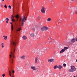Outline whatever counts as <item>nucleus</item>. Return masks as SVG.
Returning a JSON list of instances; mask_svg holds the SVG:
<instances>
[{"instance_id": "bf43d9fd", "label": "nucleus", "mask_w": 77, "mask_h": 77, "mask_svg": "<svg viewBox=\"0 0 77 77\" xmlns=\"http://www.w3.org/2000/svg\"><path fill=\"white\" fill-rule=\"evenodd\" d=\"M76 54H77V53H76Z\"/></svg>"}, {"instance_id": "e433bc0d", "label": "nucleus", "mask_w": 77, "mask_h": 77, "mask_svg": "<svg viewBox=\"0 0 77 77\" xmlns=\"http://www.w3.org/2000/svg\"><path fill=\"white\" fill-rule=\"evenodd\" d=\"M12 72L13 73V74H14V72H15V71H14V70H13Z\"/></svg>"}, {"instance_id": "b1692460", "label": "nucleus", "mask_w": 77, "mask_h": 77, "mask_svg": "<svg viewBox=\"0 0 77 77\" xmlns=\"http://www.w3.org/2000/svg\"><path fill=\"white\" fill-rule=\"evenodd\" d=\"M11 29L12 30H14V29H13V27H14V26H13V25H11Z\"/></svg>"}, {"instance_id": "20e7f679", "label": "nucleus", "mask_w": 77, "mask_h": 77, "mask_svg": "<svg viewBox=\"0 0 77 77\" xmlns=\"http://www.w3.org/2000/svg\"><path fill=\"white\" fill-rule=\"evenodd\" d=\"M46 9V8L44 6L42 7V9L41 10V11L42 13H43V14H45V10Z\"/></svg>"}, {"instance_id": "423d86ee", "label": "nucleus", "mask_w": 77, "mask_h": 77, "mask_svg": "<svg viewBox=\"0 0 77 77\" xmlns=\"http://www.w3.org/2000/svg\"><path fill=\"white\" fill-rule=\"evenodd\" d=\"M48 62L49 63H51V62H54V59H49L48 60Z\"/></svg>"}, {"instance_id": "6e6552de", "label": "nucleus", "mask_w": 77, "mask_h": 77, "mask_svg": "<svg viewBox=\"0 0 77 77\" xmlns=\"http://www.w3.org/2000/svg\"><path fill=\"white\" fill-rule=\"evenodd\" d=\"M38 58L36 57L35 58V63H38V62L37 61L38 60Z\"/></svg>"}, {"instance_id": "13d9d810", "label": "nucleus", "mask_w": 77, "mask_h": 77, "mask_svg": "<svg viewBox=\"0 0 77 77\" xmlns=\"http://www.w3.org/2000/svg\"><path fill=\"white\" fill-rule=\"evenodd\" d=\"M76 77H77V75L76 76Z\"/></svg>"}, {"instance_id": "7ed1b4c3", "label": "nucleus", "mask_w": 77, "mask_h": 77, "mask_svg": "<svg viewBox=\"0 0 77 77\" xmlns=\"http://www.w3.org/2000/svg\"><path fill=\"white\" fill-rule=\"evenodd\" d=\"M49 28L47 27L44 26L43 27L41 28V30L42 31H47V30H48Z\"/></svg>"}, {"instance_id": "6ab92c4d", "label": "nucleus", "mask_w": 77, "mask_h": 77, "mask_svg": "<svg viewBox=\"0 0 77 77\" xmlns=\"http://www.w3.org/2000/svg\"><path fill=\"white\" fill-rule=\"evenodd\" d=\"M4 43H2L1 44V45H2V48H4Z\"/></svg>"}, {"instance_id": "2eb2a0df", "label": "nucleus", "mask_w": 77, "mask_h": 77, "mask_svg": "<svg viewBox=\"0 0 77 77\" xmlns=\"http://www.w3.org/2000/svg\"><path fill=\"white\" fill-rule=\"evenodd\" d=\"M6 21H7L6 22V23H8V21H9V18H6L5 19Z\"/></svg>"}, {"instance_id": "4be33fe9", "label": "nucleus", "mask_w": 77, "mask_h": 77, "mask_svg": "<svg viewBox=\"0 0 77 77\" xmlns=\"http://www.w3.org/2000/svg\"><path fill=\"white\" fill-rule=\"evenodd\" d=\"M9 75L10 76H11V70L9 71Z\"/></svg>"}, {"instance_id": "9b49d317", "label": "nucleus", "mask_w": 77, "mask_h": 77, "mask_svg": "<svg viewBox=\"0 0 77 77\" xmlns=\"http://www.w3.org/2000/svg\"><path fill=\"white\" fill-rule=\"evenodd\" d=\"M65 51V49H62L61 50V51H60V53H62L64 52V51Z\"/></svg>"}, {"instance_id": "de8ad7c7", "label": "nucleus", "mask_w": 77, "mask_h": 77, "mask_svg": "<svg viewBox=\"0 0 77 77\" xmlns=\"http://www.w3.org/2000/svg\"><path fill=\"white\" fill-rule=\"evenodd\" d=\"M14 52H15V50L14 49L13 53H14Z\"/></svg>"}, {"instance_id": "8fccbe9b", "label": "nucleus", "mask_w": 77, "mask_h": 77, "mask_svg": "<svg viewBox=\"0 0 77 77\" xmlns=\"http://www.w3.org/2000/svg\"><path fill=\"white\" fill-rule=\"evenodd\" d=\"M13 17V18H14V17H14V16H13V17Z\"/></svg>"}, {"instance_id": "4d7b16f0", "label": "nucleus", "mask_w": 77, "mask_h": 77, "mask_svg": "<svg viewBox=\"0 0 77 77\" xmlns=\"http://www.w3.org/2000/svg\"><path fill=\"white\" fill-rule=\"evenodd\" d=\"M26 18H27V16H26Z\"/></svg>"}, {"instance_id": "bb28decb", "label": "nucleus", "mask_w": 77, "mask_h": 77, "mask_svg": "<svg viewBox=\"0 0 77 77\" xmlns=\"http://www.w3.org/2000/svg\"><path fill=\"white\" fill-rule=\"evenodd\" d=\"M11 54H12V55H13V57H14V54H12V52H11Z\"/></svg>"}, {"instance_id": "a19ab883", "label": "nucleus", "mask_w": 77, "mask_h": 77, "mask_svg": "<svg viewBox=\"0 0 77 77\" xmlns=\"http://www.w3.org/2000/svg\"><path fill=\"white\" fill-rule=\"evenodd\" d=\"M74 10H74L72 9V11H74Z\"/></svg>"}, {"instance_id": "58836bf2", "label": "nucleus", "mask_w": 77, "mask_h": 77, "mask_svg": "<svg viewBox=\"0 0 77 77\" xmlns=\"http://www.w3.org/2000/svg\"><path fill=\"white\" fill-rule=\"evenodd\" d=\"M11 57H12V55H10V58H11Z\"/></svg>"}, {"instance_id": "79ce46f5", "label": "nucleus", "mask_w": 77, "mask_h": 77, "mask_svg": "<svg viewBox=\"0 0 77 77\" xmlns=\"http://www.w3.org/2000/svg\"><path fill=\"white\" fill-rule=\"evenodd\" d=\"M16 9H17V10H18V8H17H17H16Z\"/></svg>"}, {"instance_id": "c756f323", "label": "nucleus", "mask_w": 77, "mask_h": 77, "mask_svg": "<svg viewBox=\"0 0 77 77\" xmlns=\"http://www.w3.org/2000/svg\"><path fill=\"white\" fill-rule=\"evenodd\" d=\"M13 62V59H11V63H12Z\"/></svg>"}, {"instance_id": "49530a36", "label": "nucleus", "mask_w": 77, "mask_h": 77, "mask_svg": "<svg viewBox=\"0 0 77 77\" xmlns=\"http://www.w3.org/2000/svg\"><path fill=\"white\" fill-rule=\"evenodd\" d=\"M3 38H5V36L3 35Z\"/></svg>"}, {"instance_id": "2f4dec72", "label": "nucleus", "mask_w": 77, "mask_h": 77, "mask_svg": "<svg viewBox=\"0 0 77 77\" xmlns=\"http://www.w3.org/2000/svg\"><path fill=\"white\" fill-rule=\"evenodd\" d=\"M63 65L64 66H66V64H65V63L63 64Z\"/></svg>"}, {"instance_id": "5701e85b", "label": "nucleus", "mask_w": 77, "mask_h": 77, "mask_svg": "<svg viewBox=\"0 0 77 77\" xmlns=\"http://www.w3.org/2000/svg\"><path fill=\"white\" fill-rule=\"evenodd\" d=\"M57 68V66H54V69H56Z\"/></svg>"}, {"instance_id": "6e6d98bb", "label": "nucleus", "mask_w": 77, "mask_h": 77, "mask_svg": "<svg viewBox=\"0 0 77 77\" xmlns=\"http://www.w3.org/2000/svg\"><path fill=\"white\" fill-rule=\"evenodd\" d=\"M12 77H14V76H12Z\"/></svg>"}, {"instance_id": "c03bdc74", "label": "nucleus", "mask_w": 77, "mask_h": 77, "mask_svg": "<svg viewBox=\"0 0 77 77\" xmlns=\"http://www.w3.org/2000/svg\"><path fill=\"white\" fill-rule=\"evenodd\" d=\"M59 21L60 22H61V20H59Z\"/></svg>"}, {"instance_id": "412c9836", "label": "nucleus", "mask_w": 77, "mask_h": 77, "mask_svg": "<svg viewBox=\"0 0 77 77\" xmlns=\"http://www.w3.org/2000/svg\"><path fill=\"white\" fill-rule=\"evenodd\" d=\"M16 18H17V19H18V18H19V16L17 14L16 16Z\"/></svg>"}, {"instance_id": "f8f14e48", "label": "nucleus", "mask_w": 77, "mask_h": 77, "mask_svg": "<svg viewBox=\"0 0 77 77\" xmlns=\"http://www.w3.org/2000/svg\"><path fill=\"white\" fill-rule=\"evenodd\" d=\"M62 68V66L61 65H59L57 66V68L58 69H61Z\"/></svg>"}, {"instance_id": "0eeeda50", "label": "nucleus", "mask_w": 77, "mask_h": 77, "mask_svg": "<svg viewBox=\"0 0 77 77\" xmlns=\"http://www.w3.org/2000/svg\"><path fill=\"white\" fill-rule=\"evenodd\" d=\"M31 69H33V70H34V71H36V67L34 66H31Z\"/></svg>"}, {"instance_id": "39448f33", "label": "nucleus", "mask_w": 77, "mask_h": 77, "mask_svg": "<svg viewBox=\"0 0 77 77\" xmlns=\"http://www.w3.org/2000/svg\"><path fill=\"white\" fill-rule=\"evenodd\" d=\"M11 44L13 45V47L14 48H15V42L13 41L12 40H11Z\"/></svg>"}, {"instance_id": "f03ea898", "label": "nucleus", "mask_w": 77, "mask_h": 77, "mask_svg": "<svg viewBox=\"0 0 77 77\" xmlns=\"http://www.w3.org/2000/svg\"><path fill=\"white\" fill-rule=\"evenodd\" d=\"M77 70V69L75 68V66H72L71 67V68L69 69V72H74V71H75Z\"/></svg>"}, {"instance_id": "a878e982", "label": "nucleus", "mask_w": 77, "mask_h": 77, "mask_svg": "<svg viewBox=\"0 0 77 77\" xmlns=\"http://www.w3.org/2000/svg\"><path fill=\"white\" fill-rule=\"evenodd\" d=\"M48 48H44V50L45 51H46V50H48Z\"/></svg>"}, {"instance_id": "3c124183", "label": "nucleus", "mask_w": 77, "mask_h": 77, "mask_svg": "<svg viewBox=\"0 0 77 77\" xmlns=\"http://www.w3.org/2000/svg\"><path fill=\"white\" fill-rule=\"evenodd\" d=\"M11 17H13V15H11Z\"/></svg>"}, {"instance_id": "09e8293b", "label": "nucleus", "mask_w": 77, "mask_h": 77, "mask_svg": "<svg viewBox=\"0 0 77 77\" xmlns=\"http://www.w3.org/2000/svg\"><path fill=\"white\" fill-rule=\"evenodd\" d=\"M75 24H76V25H77V22Z\"/></svg>"}, {"instance_id": "37998d69", "label": "nucleus", "mask_w": 77, "mask_h": 77, "mask_svg": "<svg viewBox=\"0 0 77 77\" xmlns=\"http://www.w3.org/2000/svg\"><path fill=\"white\" fill-rule=\"evenodd\" d=\"M10 24H11V25H12V22H10Z\"/></svg>"}, {"instance_id": "393cba45", "label": "nucleus", "mask_w": 77, "mask_h": 77, "mask_svg": "<svg viewBox=\"0 0 77 77\" xmlns=\"http://www.w3.org/2000/svg\"><path fill=\"white\" fill-rule=\"evenodd\" d=\"M68 48V47H64V50H67Z\"/></svg>"}, {"instance_id": "c85d7f7f", "label": "nucleus", "mask_w": 77, "mask_h": 77, "mask_svg": "<svg viewBox=\"0 0 77 77\" xmlns=\"http://www.w3.org/2000/svg\"><path fill=\"white\" fill-rule=\"evenodd\" d=\"M5 76V74L4 73L2 74V77H4Z\"/></svg>"}, {"instance_id": "72a5a7b5", "label": "nucleus", "mask_w": 77, "mask_h": 77, "mask_svg": "<svg viewBox=\"0 0 77 77\" xmlns=\"http://www.w3.org/2000/svg\"><path fill=\"white\" fill-rule=\"evenodd\" d=\"M1 6L2 7H3V5H2V4H1Z\"/></svg>"}, {"instance_id": "ddd939ff", "label": "nucleus", "mask_w": 77, "mask_h": 77, "mask_svg": "<svg viewBox=\"0 0 77 77\" xmlns=\"http://www.w3.org/2000/svg\"><path fill=\"white\" fill-rule=\"evenodd\" d=\"M25 56L23 55V56H22L20 57V58H21V59H25Z\"/></svg>"}, {"instance_id": "aec40b11", "label": "nucleus", "mask_w": 77, "mask_h": 77, "mask_svg": "<svg viewBox=\"0 0 77 77\" xmlns=\"http://www.w3.org/2000/svg\"><path fill=\"white\" fill-rule=\"evenodd\" d=\"M8 39V36H6L5 38H4V39L5 40H6Z\"/></svg>"}, {"instance_id": "9d476101", "label": "nucleus", "mask_w": 77, "mask_h": 77, "mask_svg": "<svg viewBox=\"0 0 77 77\" xmlns=\"http://www.w3.org/2000/svg\"><path fill=\"white\" fill-rule=\"evenodd\" d=\"M23 39H24V40H25L27 39L25 35H23Z\"/></svg>"}, {"instance_id": "a211bd4d", "label": "nucleus", "mask_w": 77, "mask_h": 77, "mask_svg": "<svg viewBox=\"0 0 77 77\" xmlns=\"http://www.w3.org/2000/svg\"><path fill=\"white\" fill-rule=\"evenodd\" d=\"M21 28H18V29L17 30V32H18V31H20V30H21Z\"/></svg>"}, {"instance_id": "f3484780", "label": "nucleus", "mask_w": 77, "mask_h": 77, "mask_svg": "<svg viewBox=\"0 0 77 77\" xmlns=\"http://www.w3.org/2000/svg\"><path fill=\"white\" fill-rule=\"evenodd\" d=\"M47 21H51V18L49 17L48 18L47 20Z\"/></svg>"}, {"instance_id": "4468645a", "label": "nucleus", "mask_w": 77, "mask_h": 77, "mask_svg": "<svg viewBox=\"0 0 77 77\" xmlns=\"http://www.w3.org/2000/svg\"><path fill=\"white\" fill-rule=\"evenodd\" d=\"M41 19V17L40 16H38L37 18V20H38V21H39Z\"/></svg>"}, {"instance_id": "cd10ccee", "label": "nucleus", "mask_w": 77, "mask_h": 77, "mask_svg": "<svg viewBox=\"0 0 77 77\" xmlns=\"http://www.w3.org/2000/svg\"><path fill=\"white\" fill-rule=\"evenodd\" d=\"M8 8L9 9H11V5H9Z\"/></svg>"}, {"instance_id": "a18cd8bd", "label": "nucleus", "mask_w": 77, "mask_h": 77, "mask_svg": "<svg viewBox=\"0 0 77 77\" xmlns=\"http://www.w3.org/2000/svg\"><path fill=\"white\" fill-rule=\"evenodd\" d=\"M75 40H76V41L77 42V38H76Z\"/></svg>"}, {"instance_id": "f704fd0d", "label": "nucleus", "mask_w": 77, "mask_h": 77, "mask_svg": "<svg viewBox=\"0 0 77 77\" xmlns=\"http://www.w3.org/2000/svg\"><path fill=\"white\" fill-rule=\"evenodd\" d=\"M50 39H51V38L50 37L48 38V40H49V42H50Z\"/></svg>"}, {"instance_id": "5fc2aeb1", "label": "nucleus", "mask_w": 77, "mask_h": 77, "mask_svg": "<svg viewBox=\"0 0 77 77\" xmlns=\"http://www.w3.org/2000/svg\"><path fill=\"white\" fill-rule=\"evenodd\" d=\"M73 77H75V76H73Z\"/></svg>"}, {"instance_id": "dca6fc26", "label": "nucleus", "mask_w": 77, "mask_h": 77, "mask_svg": "<svg viewBox=\"0 0 77 77\" xmlns=\"http://www.w3.org/2000/svg\"><path fill=\"white\" fill-rule=\"evenodd\" d=\"M30 36H31V37H34L35 36V35H34V34L33 33L31 34Z\"/></svg>"}, {"instance_id": "ea45409f", "label": "nucleus", "mask_w": 77, "mask_h": 77, "mask_svg": "<svg viewBox=\"0 0 77 77\" xmlns=\"http://www.w3.org/2000/svg\"><path fill=\"white\" fill-rule=\"evenodd\" d=\"M75 14H77V11H75Z\"/></svg>"}, {"instance_id": "603ef678", "label": "nucleus", "mask_w": 77, "mask_h": 77, "mask_svg": "<svg viewBox=\"0 0 77 77\" xmlns=\"http://www.w3.org/2000/svg\"><path fill=\"white\" fill-rule=\"evenodd\" d=\"M71 1H74V0H71Z\"/></svg>"}, {"instance_id": "c9c22d12", "label": "nucleus", "mask_w": 77, "mask_h": 77, "mask_svg": "<svg viewBox=\"0 0 77 77\" xmlns=\"http://www.w3.org/2000/svg\"><path fill=\"white\" fill-rule=\"evenodd\" d=\"M32 29L33 30H35V28H32Z\"/></svg>"}, {"instance_id": "864d4df0", "label": "nucleus", "mask_w": 77, "mask_h": 77, "mask_svg": "<svg viewBox=\"0 0 77 77\" xmlns=\"http://www.w3.org/2000/svg\"><path fill=\"white\" fill-rule=\"evenodd\" d=\"M3 2H4V0H2Z\"/></svg>"}, {"instance_id": "473e14b6", "label": "nucleus", "mask_w": 77, "mask_h": 77, "mask_svg": "<svg viewBox=\"0 0 77 77\" xmlns=\"http://www.w3.org/2000/svg\"><path fill=\"white\" fill-rule=\"evenodd\" d=\"M4 7L5 8H7V6H6V5H5Z\"/></svg>"}, {"instance_id": "4c0bfd02", "label": "nucleus", "mask_w": 77, "mask_h": 77, "mask_svg": "<svg viewBox=\"0 0 77 77\" xmlns=\"http://www.w3.org/2000/svg\"><path fill=\"white\" fill-rule=\"evenodd\" d=\"M13 21H14H14H15V19H13Z\"/></svg>"}, {"instance_id": "1a4fd4ad", "label": "nucleus", "mask_w": 77, "mask_h": 77, "mask_svg": "<svg viewBox=\"0 0 77 77\" xmlns=\"http://www.w3.org/2000/svg\"><path fill=\"white\" fill-rule=\"evenodd\" d=\"M75 41H76V40H75V38H73L71 40V41L72 42H73V43L75 42Z\"/></svg>"}, {"instance_id": "f257e3e1", "label": "nucleus", "mask_w": 77, "mask_h": 77, "mask_svg": "<svg viewBox=\"0 0 77 77\" xmlns=\"http://www.w3.org/2000/svg\"><path fill=\"white\" fill-rule=\"evenodd\" d=\"M26 20H27V19L26 18V17L23 16V19L22 20V18H20L19 19V23H21V26H23L24 24V22H25V21Z\"/></svg>"}, {"instance_id": "7c9ffc66", "label": "nucleus", "mask_w": 77, "mask_h": 77, "mask_svg": "<svg viewBox=\"0 0 77 77\" xmlns=\"http://www.w3.org/2000/svg\"><path fill=\"white\" fill-rule=\"evenodd\" d=\"M11 21H13V18H12V17H11Z\"/></svg>"}]
</instances>
